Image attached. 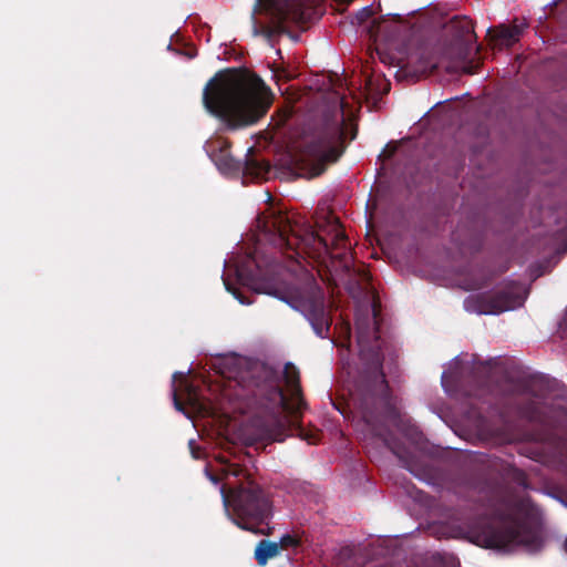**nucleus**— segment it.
I'll list each match as a JSON object with an SVG mask.
<instances>
[{"label": "nucleus", "mask_w": 567, "mask_h": 567, "mask_svg": "<svg viewBox=\"0 0 567 567\" xmlns=\"http://www.w3.org/2000/svg\"><path fill=\"white\" fill-rule=\"evenodd\" d=\"M444 381H445V372L442 375V382L444 383Z\"/></svg>", "instance_id": "72a5a7b5"}, {"label": "nucleus", "mask_w": 567, "mask_h": 567, "mask_svg": "<svg viewBox=\"0 0 567 567\" xmlns=\"http://www.w3.org/2000/svg\"><path fill=\"white\" fill-rule=\"evenodd\" d=\"M210 480L214 482V483H218V478L216 476H210Z\"/></svg>", "instance_id": "7c9ffc66"}, {"label": "nucleus", "mask_w": 567, "mask_h": 567, "mask_svg": "<svg viewBox=\"0 0 567 567\" xmlns=\"http://www.w3.org/2000/svg\"><path fill=\"white\" fill-rule=\"evenodd\" d=\"M379 305L372 303V316L368 313L355 319L357 342L364 369L360 372L351 393L353 404L360 410L362 421L373 437L382 443L399 458L402 467L415 477L427 475L426 466L403 444L390 435L388 423H395L399 411L393 403L388 381L382 370V344L379 336Z\"/></svg>", "instance_id": "f257e3e1"}, {"label": "nucleus", "mask_w": 567, "mask_h": 567, "mask_svg": "<svg viewBox=\"0 0 567 567\" xmlns=\"http://www.w3.org/2000/svg\"><path fill=\"white\" fill-rule=\"evenodd\" d=\"M403 145L404 144L386 143L381 153L379 154V159L382 161V163L384 164L386 161H390L392 157H394L399 152L400 147Z\"/></svg>", "instance_id": "6ab92c4d"}, {"label": "nucleus", "mask_w": 567, "mask_h": 567, "mask_svg": "<svg viewBox=\"0 0 567 567\" xmlns=\"http://www.w3.org/2000/svg\"><path fill=\"white\" fill-rule=\"evenodd\" d=\"M364 14L365 16H369L370 14V11L368 9L364 10Z\"/></svg>", "instance_id": "473e14b6"}, {"label": "nucleus", "mask_w": 567, "mask_h": 567, "mask_svg": "<svg viewBox=\"0 0 567 567\" xmlns=\"http://www.w3.org/2000/svg\"><path fill=\"white\" fill-rule=\"evenodd\" d=\"M456 120V115L451 112L434 113L419 122L414 132L420 133L423 142H435V140L444 138L450 133L449 124Z\"/></svg>", "instance_id": "4468645a"}, {"label": "nucleus", "mask_w": 567, "mask_h": 567, "mask_svg": "<svg viewBox=\"0 0 567 567\" xmlns=\"http://www.w3.org/2000/svg\"><path fill=\"white\" fill-rule=\"evenodd\" d=\"M186 401L189 405L195 406L197 404V396L194 389L190 385L186 386Z\"/></svg>", "instance_id": "5701e85b"}, {"label": "nucleus", "mask_w": 567, "mask_h": 567, "mask_svg": "<svg viewBox=\"0 0 567 567\" xmlns=\"http://www.w3.org/2000/svg\"><path fill=\"white\" fill-rule=\"evenodd\" d=\"M312 142H351L358 135L357 117L346 114L343 99L339 110L322 113L312 124Z\"/></svg>", "instance_id": "9b49d317"}, {"label": "nucleus", "mask_w": 567, "mask_h": 567, "mask_svg": "<svg viewBox=\"0 0 567 567\" xmlns=\"http://www.w3.org/2000/svg\"><path fill=\"white\" fill-rule=\"evenodd\" d=\"M451 25L454 38L444 51V55L450 60L445 69L449 73L473 75L482 65L481 59L471 58L473 40L476 39L473 22L466 17L454 18Z\"/></svg>", "instance_id": "1a4fd4ad"}, {"label": "nucleus", "mask_w": 567, "mask_h": 567, "mask_svg": "<svg viewBox=\"0 0 567 567\" xmlns=\"http://www.w3.org/2000/svg\"><path fill=\"white\" fill-rule=\"evenodd\" d=\"M478 52H480V47L476 48L475 54H478Z\"/></svg>", "instance_id": "f704fd0d"}, {"label": "nucleus", "mask_w": 567, "mask_h": 567, "mask_svg": "<svg viewBox=\"0 0 567 567\" xmlns=\"http://www.w3.org/2000/svg\"><path fill=\"white\" fill-rule=\"evenodd\" d=\"M502 477L504 481L515 484L518 487L527 488L528 482L524 471L514 465L506 464L502 467Z\"/></svg>", "instance_id": "a211bd4d"}, {"label": "nucleus", "mask_w": 567, "mask_h": 567, "mask_svg": "<svg viewBox=\"0 0 567 567\" xmlns=\"http://www.w3.org/2000/svg\"><path fill=\"white\" fill-rule=\"evenodd\" d=\"M317 230L311 226L292 221L282 212L262 213L257 218L259 240L279 249L290 259L310 257L321 260L326 257L339 259L342 268L350 272L352 256L348 251V237L339 219L332 214L316 221Z\"/></svg>", "instance_id": "20e7f679"}, {"label": "nucleus", "mask_w": 567, "mask_h": 567, "mask_svg": "<svg viewBox=\"0 0 567 567\" xmlns=\"http://www.w3.org/2000/svg\"><path fill=\"white\" fill-rule=\"evenodd\" d=\"M526 298L527 291L523 284L508 281L491 291L468 296L464 307L467 311L481 315H499L523 306Z\"/></svg>", "instance_id": "9d476101"}, {"label": "nucleus", "mask_w": 567, "mask_h": 567, "mask_svg": "<svg viewBox=\"0 0 567 567\" xmlns=\"http://www.w3.org/2000/svg\"><path fill=\"white\" fill-rule=\"evenodd\" d=\"M564 548H565V551L567 553V539L564 543Z\"/></svg>", "instance_id": "2f4dec72"}, {"label": "nucleus", "mask_w": 567, "mask_h": 567, "mask_svg": "<svg viewBox=\"0 0 567 567\" xmlns=\"http://www.w3.org/2000/svg\"><path fill=\"white\" fill-rule=\"evenodd\" d=\"M271 165L255 155V147H248L243 156H235L231 144H206V153L218 171L225 175L270 179L307 178L322 175L328 166L344 153L347 144H274Z\"/></svg>", "instance_id": "7ed1b4c3"}, {"label": "nucleus", "mask_w": 567, "mask_h": 567, "mask_svg": "<svg viewBox=\"0 0 567 567\" xmlns=\"http://www.w3.org/2000/svg\"><path fill=\"white\" fill-rule=\"evenodd\" d=\"M371 84H372V79L371 78L367 79L365 86H367V90H369V92H372Z\"/></svg>", "instance_id": "c756f323"}, {"label": "nucleus", "mask_w": 567, "mask_h": 567, "mask_svg": "<svg viewBox=\"0 0 567 567\" xmlns=\"http://www.w3.org/2000/svg\"><path fill=\"white\" fill-rule=\"evenodd\" d=\"M244 269L239 270V277H243Z\"/></svg>", "instance_id": "c9c22d12"}, {"label": "nucleus", "mask_w": 567, "mask_h": 567, "mask_svg": "<svg viewBox=\"0 0 567 567\" xmlns=\"http://www.w3.org/2000/svg\"><path fill=\"white\" fill-rule=\"evenodd\" d=\"M251 262L255 265V270H250L248 278L256 284V291L274 295L269 280L277 275L278 264L275 260L261 261L257 252L250 256Z\"/></svg>", "instance_id": "2eb2a0df"}, {"label": "nucleus", "mask_w": 567, "mask_h": 567, "mask_svg": "<svg viewBox=\"0 0 567 567\" xmlns=\"http://www.w3.org/2000/svg\"><path fill=\"white\" fill-rule=\"evenodd\" d=\"M301 312L320 338H328L332 324L330 311L326 307V298L321 291L313 292L301 301Z\"/></svg>", "instance_id": "ddd939ff"}, {"label": "nucleus", "mask_w": 567, "mask_h": 567, "mask_svg": "<svg viewBox=\"0 0 567 567\" xmlns=\"http://www.w3.org/2000/svg\"><path fill=\"white\" fill-rule=\"evenodd\" d=\"M229 378L246 391V395L250 396L257 406L267 412V416L260 422V439L281 442L287 436L297 435L309 443H316V435H308L301 426L302 412L307 409V403L302 395L300 372L295 364L288 362L284 368V380L290 399L281 388L278 371L266 363L244 361Z\"/></svg>", "instance_id": "f03ea898"}, {"label": "nucleus", "mask_w": 567, "mask_h": 567, "mask_svg": "<svg viewBox=\"0 0 567 567\" xmlns=\"http://www.w3.org/2000/svg\"><path fill=\"white\" fill-rule=\"evenodd\" d=\"M227 483L221 488L224 506L231 520L241 529L256 535H270L272 502L246 468L229 464L225 470Z\"/></svg>", "instance_id": "423d86ee"}, {"label": "nucleus", "mask_w": 567, "mask_h": 567, "mask_svg": "<svg viewBox=\"0 0 567 567\" xmlns=\"http://www.w3.org/2000/svg\"><path fill=\"white\" fill-rule=\"evenodd\" d=\"M513 507L512 497L502 495L492 509V518L474 532L473 542L484 548L497 549L518 545L527 547L538 545V536L513 516Z\"/></svg>", "instance_id": "0eeeda50"}, {"label": "nucleus", "mask_w": 567, "mask_h": 567, "mask_svg": "<svg viewBox=\"0 0 567 567\" xmlns=\"http://www.w3.org/2000/svg\"><path fill=\"white\" fill-rule=\"evenodd\" d=\"M225 284V287L227 289V291L231 292L236 299L239 300L240 303L245 305V303H249L245 297L240 293L239 289L237 288H234L228 281H224Z\"/></svg>", "instance_id": "412c9836"}, {"label": "nucleus", "mask_w": 567, "mask_h": 567, "mask_svg": "<svg viewBox=\"0 0 567 567\" xmlns=\"http://www.w3.org/2000/svg\"><path fill=\"white\" fill-rule=\"evenodd\" d=\"M277 544L280 545V549H287L289 547L298 546L299 540L296 536H292L290 534H285L280 537V539Z\"/></svg>", "instance_id": "aec40b11"}, {"label": "nucleus", "mask_w": 567, "mask_h": 567, "mask_svg": "<svg viewBox=\"0 0 567 567\" xmlns=\"http://www.w3.org/2000/svg\"><path fill=\"white\" fill-rule=\"evenodd\" d=\"M507 27L511 29V31L515 35V38L517 40H519V37L522 35L524 29L527 27V23H525V22L516 23V21H514L513 24L507 25Z\"/></svg>", "instance_id": "4be33fe9"}, {"label": "nucleus", "mask_w": 567, "mask_h": 567, "mask_svg": "<svg viewBox=\"0 0 567 567\" xmlns=\"http://www.w3.org/2000/svg\"><path fill=\"white\" fill-rule=\"evenodd\" d=\"M475 133L478 136H483L486 133V127L485 126L484 127L480 126V127L476 128Z\"/></svg>", "instance_id": "c85d7f7f"}, {"label": "nucleus", "mask_w": 567, "mask_h": 567, "mask_svg": "<svg viewBox=\"0 0 567 567\" xmlns=\"http://www.w3.org/2000/svg\"><path fill=\"white\" fill-rule=\"evenodd\" d=\"M414 135H410V136H405V137H402L400 140H390L389 142H402V143H405V142H414Z\"/></svg>", "instance_id": "cd10ccee"}, {"label": "nucleus", "mask_w": 567, "mask_h": 567, "mask_svg": "<svg viewBox=\"0 0 567 567\" xmlns=\"http://www.w3.org/2000/svg\"><path fill=\"white\" fill-rule=\"evenodd\" d=\"M358 276L363 280V281H369L370 280V275L367 270L364 269H359L358 270Z\"/></svg>", "instance_id": "bb28decb"}, {"label": "nucleus", "mask_w": 567, "mask_h": 567, "mask_svg": "<svg viewBox=\"0 0 567 567\" xmlns=\"http://www.w3.org/2000/svg\"><path fill=\"white\" fill-rule=\"evenodd\" d=\"M262 7L271 24L261 25L260 30L255 27L254 32L268 40L287 32L286 22H300L303 18L301 4L290 0H262Z\"/></svg>", "instance_id": "f8f14e48"}, {"label": "nucleus", "mask_w": 567, "mask_h": 567, "mask_svg": "<svg viewBox=\"0 0 567 567\" xmlns=\"http://www.w3.org/2000/svg\"><path fill=\"white\" fill-rule=\"evenodd\" d=\"M280 554V545L276 542L261 539L255 549V559L259 566H265L270 559Z\"/></svg>", "instance_id": "f3484780"}, {"label": "nucleus", "mask_w": 567, "mask_h": 567, "mask_svg": "<svg viewBox=\"0 0 567 567\" xmlns=\"http://www.w3.org/2000/svg\"><path fill=\"white\" fill-rule=\"evenodd\" d=\"M189 447H190V452H192V455L194 458H199L200 457V449L198 446H195V442L194 441H189Z\"/></svg>", "instance_id": "a878e982"}, {"label": "nucleus", "mask_w": 567, "mask_h": 567, "mask_svg": "<svg viewBox=\"0 0 567 567\" xmlns=\"http://www.w3.org/2000/svg\"><path fill=\"white\" fill-rule=\"evenodd\" d=\"M272 94L256 74L225 70L208 80L203 90V105L228 131L255 124L266 115Z\"/></svg>", "instance_id": "39448f33"}, {"label": "nucleus", "mask_w": 567, "mask_h": 567, "mask_svg": "<svg viewBox=\"0 0 567 567\" xmlns=\"http://www.w3.org/2000/svg\"><path fill=\"white\" fill-rule=\"evenodd\" d=\"M487 35L494 48L499 50L503 48H509L518 41L512 33L511 29L505 24H501L496 29H488Z\"/></svg>", "instance_id": "dca6fc26"}, {"label": "nucleus", "mask_w": 567, "mask_h": 567, "mask_svg": "<svg viewBox=\"0 0 567 567\" xmlns=\"http://www.w3.org/2000/svg\"><path fill=\"white\" fill-rule=\"evenodd\" d=\"M560 237L563 238V248L560 249V251L563 254H566L567 252V226L561 229Z\"/></svg>", "instance_id": "393cba45"}, {"label": "nucleus", "mask_w": 567, "mask_h": 567, "mask_svg": "<svg viewBox=\"0 0 567 567\" xmlns=\"http://www.w3.org/2000/svg\"><path fill=\"white\" fill-rule=\"evenodd\" d=\"M173 400H174V406L177 411H181V412H184L185 411V406H184V403L182 402V400L179 399L176 390L173 391Z\"/></svg>", "instance_id": "b1692460"}, {"label": "nucleus", "mask_w": 567, "mask_h": 567, "mask_svg": "<svg viewBox=\"0 0 567 567\" xmlns=\"http://www.w3.org/2000/svg\"><path fill=\"white\" fill-rule=\"evenodd\" d=\"M523 398L518 402L519 416L547 431L557 430L567 410L547 403L548 389L542 377L532 375L522 383Z\"/></svg>", "instance_id": "6e6552de"}]
</instances>
